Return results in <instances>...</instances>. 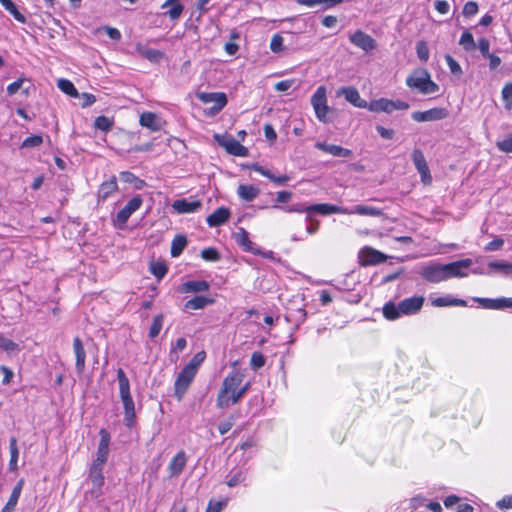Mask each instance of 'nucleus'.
I'll return each instance as SVG.
<instances>
[{
  "mask_svg": "<svg viewBox=\"0 0 512 512\" xmlns=\"http://www.w3.org/2000/svg\"><path fill=\"white\" fill-rule=\"evenodd\" d=\"M266 359L261 352H254L250 359L252 369L257 370L265 365Z\"/></svg>",
  "mask_w": 512,
  "mask_h": 512,
  "instance_id": "nucleus-51",
  "label": "nucleus"
},
{
  "mask_svg": "<svg viewBox=\"0 0 512 512\" xmlns=\"http://www.w3.org/2000/svg\"><path fill=\"white\" fill-rule=\"evenodd\" d=\"M476 47L479 49L483 57L489 56L490 42L487 38L479 39Z\"/></svg>",
  "mask_w": 512,
  "mask_h": 512,
  "instance_id": "nucleus-61",
  "label": "nucleus"
},
{
  "mask_svg": "<svg viewBox=\"0 0 512 512\" xmlns=\"http://www.w3.org/2000/svg\"><path fill=\"white\" fill-rule=\"evenodd\" d=\"M416 53L418 58L422 62H427L429 59V48L427 46V43L425 41H418L416 43Z\"/></svg>",
  "mask_w": 512,
  "mask_h": 512,
  "instance_id": "nucleus-47",
  "label": "nucleus"
},
{
  "mask_svg": "<svg viewBox=\"0 0 512 512\" xmlns=\"http://www.w3.org/2000/svg\"><path fill=\"white\" fill-rule=\"evenodd\" d=\"M226 504H227L226 500H222V501L210 500L208 502L205 512H221L222 509L226 506Z\"/></svg>",
  "mask_w": 512,
  "mask_h": 512,
  "instance_id": "nucleus-59",
  "label": "nucleus"
},
{
  "mask_svg": "<svg viewBox=\"0 0 512 512\" xmlns=\"http://www.w3.org/2000/svg\"><path fill=\"white\" fill-rule=\"evenodd\" d=\"M245 480V473L241 470L236 471L229 477L226 484L228 487H235Z\"/></svg>",
  "mask_w": 512,
  "mask_h": 512,
  "instance_id": "nucleus-54",
  "label": "nucleus"
},
{
  "mask_svg": "<svg viewBox=\"0 0 512 512\" xmlns=\"http://www.w3.org/2000/svg\"><path fill=\"white\" fill-rule=\"evenodd\" d=\"M114 125V119L101 115L95 118L94 127L105 133L109 132Z\"/></svg>",
  "mask_w": 512,
  "mask_h": 512,
  "instance_id": "nucleus-39",
  "label": "nucleus"
},
{
  "mask_svg": "<svg viewBox=\"0 0 512 512\" xmlns=\"http://www.w3.org/2000/svg\"><path fill=\"white\" fill-rule=\"evenodd\" d=\"M103 467L91 464L89 468V480L92 484V493L97 496L101 494V488L104 485Z\"/></svg>",
  "mask_w": 512,
  "mask_h": 512,
  "instance_id": "nucleus-24",
  "label": "nucleus"
},
{
  "mask_svg": "<svg viewBox=\"0 0 512 512\" xmlns=\"http://www.w3.org/2000/svg\"><path fill=\"white\" fill-rule=\"evenodd\" d=\"M478 9V3L471 0L464 4L462 13L465 17H471L478 13Z\"/></svg>",
  "mask_w": 512,
  "mask_h": 512,
  "instance_id": "nucleus-55",
  "label": "nucleus"
},
{
  "mask_svg": "<svg viewBox=\"0 0 512 512\" xmlns=\"http://www.w3.org/2000/svg\"><path fill=\"white\" fill-rule=\"evenodd\" d=\"M23 485H24V479L21 478L17 482V484L14 486V488H13L11 494H10V497H9L7 503L1 509L0 512H13L14 511V509H15L17 503H18V500L20 498Z\"/></svg>",
  "mask_w": 512,
  "mask_h": 512,
  "instance_id": "nucleus-32",
  "label": "nucleus"
},
{
  "mask_svg": "<svg viewBox=\"0 0 512 512\" xmlns=\"http://www.w3.org/2000/svg\"><path fill=\"white\" fill-rule=\"evenodd\" d=\"M168 6H171L170 10L167 12L169 18L171 20L179 19L184 10V6L180 3V0H166L161 5V8L165 9Z\"/></svg>",
  "mask_w": 512,
  "mask_h": 512,
  "instance_id": "nucleus-34",
  "label": "nucleus"
},
{
  "mask_svg": "<svg viewBox=\"0 0 512 512\" xmlns=\"http://www.w3.org/2000/svg\"><path fill=\"white\" fill-rule=\"evenodd\" d=\"M459 44L465 51H472L476 48V43L471 32L464 31L460 37Z\"/></svg>",
  "mask_w": 512,
  "mask_h": 512,
  "instance_id": "nucleus-43",
  "label": "nucleus"
},
{
  "mask_svg": "<svg viewBox=\"0 0 512 512\" xmlns=\"http://www.w3.org/2000/svg\"><path fill=\"white\" fill-rule=\"evenodd\" d=\"M471 264V259H462L448 264H443L446 279L466 277L468 275L467 269L471 266Z\"/></svg>",
  "mask_w": 512,
  "mask_h": 512,
  "instance_id": "nucleus-14",
  "label": "nucleus"
},
{
  "mask_svg": "<svg viewBox=\"0 0 512 512\" xmlns=\"http://www.w3.org/2000/svg\"><path fill=\"white\" fill-rule=\"evenodd\" d=\"M28 81L25 77H19L17 80H15L14 82L10 83L7 88H6V91H7V94L9 96H12L14 94H16L18 92L19 89H21L23 87V84Z\"/></svg>",
  "mask_w": 512,
  "mask_h": 512,
  "instance_id": "nucleus-53",
  "label": "nucleus"
},
{
  "mask_svg": "<svg viewBox=\"0 0 512 512\" xmlns=\"http://www.w3.org/2000/svg\"><path fill=\"white\" fill-rule=\"evenodd\" d=\"M350 42L365 52H369L376 48V41L369 34L362 30H356L349 36Z\"/></svg>",
  "mask_w": 512,
  "mask_h": 512,
  "instance_id": "nucleus-16",
  "label": "nucleus"
},
{
  "mask_svg": "<svg viewBox=\"0 0 512 512\" xmlns=\"http://www.w3.org/2000/svg\"><path fill=\"white\" fill-rule=\"evenodd\" d=\"M376 131L383 139L391 140L395 136V131L393 129H388L381 125L376 126Z\"/></svg>",
  "mask_w": 512,
  "mask_h": 512,
  "instance_id": "nucleus-62",
  "label": "nucleus"
},
{
  "mask_svg": "<svg viewBox=\"0 0 512 512\" xmlns=\"http://www.w3.org/2000/svg\"><path fill=\"white\" fill-rule=\"evenodd\" d=\"M139 124L152 132H158L164 128L166 121L154 112L145 111L139 117Z\"/></svg>",
  "mask_w": 512,
  "mask_h": 512,
  "instance_id": "nucleus-15",
  "label": "nucleus"
},
{
  "mask_svg": "<svg viewBox=\"0 0 512 512\" xmlns=\"http://www.w3.org/2000/svg\"><path fill=\"white\" fill-rule=\"evenodd\" d=\"M0 372L3 374L2 384L3 385L10 384L14 377L13 370L6 365H1Z\"/></svg>",
  "mask_w": 512,
  "mask_h": 512,
  "instance_id": "nucleus-57",
  "label": "nucleus"
},
{
  "mask_svg": "<svg viewBox=\"0 0 512 512\" xmlns=\"http://www.w3.org/2000/svg\"><path fill=\"white\" fill-rule=\"evenodd\" d=\"M43 143V137L41 135H31L29 137H26L22 144V148H34L38 147Z\"/></svg>",
  "mask_w": 512,
  "mask_h": 512,
  "instance_id": "nucleus-48",
  "label": "nucleus"
},
{
  "mask_svg": "<svg viewBox=\"0 0 512 512\" xmlns=\"http://www.w3.org/2000/svg\"><path fill=\"white\" fill-rule=\"evenodd\" d=\"M117 379L119 395L124 409V424L126 427L131 429L137 423V415L135 403L130 391V381L122 368L117 370Z\"/></svg>",
  "mask_w": 512,
  "mask_h": 512,
  "instance_id": "nucleus-2",
  "label": "nucleus"
},
{
  "mask_svg": "<svg viewBox=\"0 0 512 512\" xmlns=\"http://www.w3.org/2000/svg\"><path fill=\"white\" fill-rule=\"evenodd\" d=\"M205 359L206 352L204 350H201L192 357V359L189 361L188 364L185 365V367L197 374L199 367L202 365Z\"/></svg>",
  "mask_w": 512,
  "mask_h": 512,
  "instance_id": "nucleus-41",
  "label": "nucleus"
},
{
  "mask_svg": "<svg viewBox=\"0 0 512 512\" xmlns=\"http://www.w3.org/2000/svg\"><path fill=\"white\" fill-rule=\"evenodd\" d=\"M260 194V189L252 184H240L237 188V195L240 199L251 202Z\"/></svg>",
  "mask_w": 512,
  "mask_h": 512,
  "instance_id": "nucleus-33",
  "label": "nucleus"
},
{
  "mask_svg": "<svg viewBox=\"0 0 512 512\" xmlns=\"http://www.w3.org/2000/svg\"><path fill=\"white\" fill-rule=\"evenodd\" d=\"M289 211H295V212H317L322 215H329L334 213H339L340 208L335 205L327 204V203H321V204H314L311 206H308L303 209H289Z\"/></svg>",
  "mask_w": 512,
  "mask_h": 512,
  "instance_id": "nucleus-30",
  "label": "nucleus"
},
{
  "mask_svg": "<svg viewBox=\"0 0 512 512\" xmlns=\"http://www.w3.org/2000/svg\"><path fill=\"white\" fill-rule=\"evenodd\" d=\"M99 434H100V441L98 444L96 458L92 464L103 467L109 457L110 434L104 428H102L100 430Z\"/></svg>",
  "mask_w": 512,
  "mask_h": 512,
  "instance_id": "nucleus-13",
  "label": "nucleus"
},
{
  "mask_svg": "<svg viewBox=\"0 0 512 512\" xmlns=\"http://www.w3.org/2000/svg\"><path fill=\"white\" fill-rule=\"evenodd\" d=\"M202 207L200 200L189 201L186 198L177 199L172 203V208L179 214L195 213Z\"/></svg>",
  "mask_w": 512,
  "mask_h": 512,
  "instance_id": "nucleus-19",
  "label": "nucleus"
},
{
  "mask_svg": "<svg viewBox=\"0 0 512 512\" xmlns=\"http://www.w3.org/2000/svg\"><path fill=\"white\" fill-rule=\"evenodd\" d=\"M0 4L15 18V20L22 24L27 22L26 17L18 10L12 0H0Z\"/></svg>",
  "mask_w": 512,
  "mask_h": 512,
  "instance_id": "nucleus-36",
  "label": "nucleus"
},
{
  "mask_svg": "<svg viewBox=\"0 0 512 512\" xmlns=\"http://www.w3.org/2000/svg\"><path fill=\"white\" fill-rule=\"evenodd\" d=\"M445 61L452 73L457 74L462 72L461 66L451 55H445Z\"/></svg>",
  "mask_w": 512,
  "mask_h": 512,
  "instance_id": "nucleus-60",
  "label": "nucleus"
},
{
  "mask_svg": "<svg viewBox=\"0 0 512 512\" xmlns=\"http://www.w3.org/2000/svg\"><path fill=\"white\" fill-rule=\"evenodd\" d=\"M409 108V103L403 100H390L388 98H379L370 101L367 104L366 109L371 112L379 113H392L395 110H407Z\"/></svg>",
  "mask_w": 512,
  "mask_h": 512,
  "instance_id": "nucleus-7",
  "label": "nucleus"
},
{
  "mask_svg": "<svg viewBox=\"0 0 512 512\" xmlns=\"http://www.w3.org/2000/svg\"><path fill=\"white\" fill-rule=\"evenodd\" d=\"M143 204V199L141 195H136L132 199H130L127 204L117 213L116 217L113 220V224L118 229L125 228L128 219L130 216L140 209Z\"/></svg>",
  "mask_w": 512,
  "mask_h": 512,
  "instance_id": "nucleus-8",
  "label": "nucleus"
},
{
  "mask_svg": "<svg viewBox=\"0 0 512 512\" xmlns=\"http://www.w3.org/2000/svg\"><path fill=\"white\" fill-rule=\"evenodd\" d=\"M425 302L423 296H412L403 299L396 305L394 302L389 301L383 306V316L390 321H394L402 315L416 314L421 310Z\"/></svg>",
  "mask_w": 512,
  "mask_h": 512,
  "instance_id": "nucleus-3",
  "label": "nucleus"
},
{
  "mask_svg": "<svg viewBox=\"0 0 512 512\" xmlns=\"http://www.w3.org/2000/svg\"><path fill=\"white\" fill-rule=\"evenodd\" d=\"M196 97L204 104L213 103L208 109L207 115H217L228 103L227 95L224 92H198Z\"/></svg>",
  "mask_w": 512,
  "mask_h": 512,
  "instance_id": "nucleus-6",
  "label": "nucleus"
},
{
  "mask_svg": "<svg viewBox=\"0 0 512 512\" xmlns=\"http://www.w3.org/2000/svg\"><path fill=\"white\" fill-rule=\"evenodd\" d=\"M476 301L485 309L499 310L512 307V298H476Z\"/></svg>",
  "mask_w": 512,
  "mask_h": 512,
  "instance_id": "nucleus-29",
  "label": "nucleus"
},
{
  "mask_svg": "<svg viewBox=\"0 0 512 512\" xmlns=\"http://www.w3.org/2000/svg\"><path fill=\"white\" fill-rule=\"evenodd\" d=\"M120 178L126 183H135L136 188H141L142 184H144L143 180H140L135 174L129 171H122L120 173Z\"/></svg>",
  "mask_w": 512,
  "mask_h": 512,
  "instance_id": "nucleus-49",
  "label": "nucleus"
},
{
  "mask_svg": "<svg viewBox=\"0 0 512 512\" xmlns=\"http://www.w3.org/2000/svg\"><path fill=\"white\" fill-rule=\"evenodd\" d=\"M230 216H231L230 210L228 208L222 206V207H218L217 209H215L213 211V213H211L207 217L206 222L210 227H217V226H220V225L224 224L225 222H227L228 219L230 218Z\"/></svg>",
  "mask_w": 512,
  "mask_h": 512,
  "instance_id": "nucleus-28",
  "label": "nucleus"
},
{
  "mask_svg": "<svg viewBox=\"0 0 512 512\" xmlns=\"http://www.w3.org/2000/svg\"><path fill=\"white\" fill-rule=\"evenodd\" d=\"M187 246V238L185 235H176L171 243L170 254L172 257H178Z\"/></svg>",
  "mask_w": 512,
  "mask_h": 512,
  "instance_id": "nucleus-35",
  "label": "nucleus"
},
{
  "mask_svg": "<svg viewBox=\"0 0 512 512\" xmlns=\"http://www.w3.org/2000/svg\"><path fill=\"white\" fill-rule=\"evenodd\" d=\"M338 95H343L345 100L357 108L367 107L368 102L361 98L358 90L354 86L341 87Z\"/></svg>",
  "mask_w": 512,
  "mask_h": 512,
  "instance_id": "nucleus-18",
  "label": "nucleus"
},
{
  "mask_svg": "<svg viewBox=\"0 0 512 512\" xmlns=\"http://www.w3.org/2000/svg\"><path fill=\"white\" fill-rule=\"evenodd\" d=\"M196 373L185 366L178 373L174 382V395L180 401L193 382Z\"/></svg>",
  "mask_w": 512,
  "mask_h": 512,
  "instance_id": "nucleus-11",
  "label": "nucleus"
},
{
  "mask_svg": "<svg viewBox=\"0 0 512 512\" xmlns=\"http://www.w3.org/2000/svg\"><path fill=\"white\" fill-rule=\"evenodd\" d=\"M449 111L444 107H434L426 111H415L412 119L416 122L438 121L447 118Z\"/></svg>",
  "mask_w": 512,
  "mask_h": 512,
  "instance_id": "nucleus-12",
  "label": "nucleus"
},
{
  "mask_svg": "<svg viewBox=\"0 0 512 512\" xmlns=\"http://www.w3.org/2000/svg\"><path fill=\"white\" fill-rule=\"evenodd\" d=\"M387 260V255L370 246H364L358 252V263L361 267L378 265Z\"/></svg>",
  "mask_w": 512,
  "mask_h": 512,
  "instance_id": "nucleus-9",
  "label": "nucleus"
},
{
  "mask_svg": "<svg viewBox=\"0 0 512 512\" xmlns=\"http://www.w3.org/2000/svg\"><path fill=\"white\" fill-rule=\"evenodd\" d=\"M411 157H412V161L415 165V168H417L419 166H424L427 163L422 150H420L418 148H415L413 150Z\"/></svg>",
  "mask_w": 512,
  "mask_h": 512,
  "instance_id": "nucleus-56",
  "label": "nucleus"
},
{
  "mask_svg": "<svg viewBox=\"0 0 512 512\" xmlns=\"http://www.w3.org/2000/svg\"><path fill=\"white\" fill-rule=\"evenodd\" d=\"M502 95L506 102V108L511 109L512 103L510 101V98H512V82H508L505 84V86L502 89Z\"/></svg>",
  "mask_w": 512,
  "mask_h": 512,
  "instance_id": "nucleus-58",
  "label": "nucleus"
},
{
  "mask_svg": "<svg viewBox=\"0 0 512 512\" xmlns=\"http://www.w3.org/2000/svg\"><path fill=\"white\" fill-rule=\"evenodd\" d=\"M352 213H356L362 216H379L382 214L379 208L366 205H356L353 208Z\"/></svg>",
  "mask_w": 512,
  "mask_h": 512,
  "instance_id": "nucleus-42",
  "label": "nucleus"
},
{
  "mask_svg": "<svg viewBox=\"0 0 512 512\" xmlns=\"http://www.w3.org/2000/svg\"><path fill=\"white\" fill-rule=\"evenodd\" d=\"M236 243L246 252L258 255L260 250L257 249L254 243L250 240L249 233L244 228H239L235 234Z\"/></svg>",
  "mask_w": 512,
  "mask_h": 512,
  "instance_id": "nucleus-26",
  "label": "nucleus"
},
{
  "mask_svg": "<svg viewBox=\"0 0 512 512\" xmlns=\"http://www.w3.org/2000/svg\"><path fill=\"white\" fill-rule=\"evenodd\" d=\"M416 169L420 174L421 182L424 185H430L432 183V176L428 164L426 163L424 166H419Z\"/></svg>",
  "mask_w": 512,
  "mask_h": 512,
  "instance_id": "nucleus-52",
  "label": "nucleus"
},
{
  "mask_svg": "<svg viewBox=\"0 0 512 512\" xmlns=\"http://www.w3.org/2000/svg\"><path fill=\"white\" fill-rule=\"evenodd\" d=\"M422 277L431 283H439L447 280L444 266L441 264L428 265L422 269Z\"/></svg>",
  "mask_w": 512,
  "mask_h": 512,
  "instance_id": "nucleus-17",
  "label": "nucleus"
},
{
  "mask_svg": "<svg viewBox=\"0 0 512 512\" xmlns=\"http://www.w3.org/2000/svg\"><path fill=\"white\" fill-rule=\"evenodd\" d=\"M215 302L213 298L198 295L185 302L183 306L184 311L200 310Z\"/></svg>",
  "mask_w": 512,
  "mask_h": 512,
  "instance_id": "nucleus-31",
  "label": "nucleus"
},
{
  "mask_svg": "<svg viewBox=\"0 0 512 512\" xmlns=\"http://www.w3.org/2000/svg\"><path fill=\"white\" fill-rule=\"evenodd\" d=\"M9 451H10V460H9V470L16 471L18 469V457H19V449L17 446V439L12 437L9 441Z\"/></svg>",
  "mask_w": 512,
  "mask_h": 512,
  "instance_id": "nucleus-37",
  "label": "nucleus"
},
{
  "mask_svg": "<svg viewBox=\"0 0 512 512\" xmlns=\"http://www.w3.org/2000/svg\"><path fill=\"white\" fill-rule=\"evenodd\" d=\"M0 349L7 353H14L19 351V345L3 334H0Z\"/></svg>",
  "mask_w": 512,
  "mask_h": 512,
  "instance_id": "nucleus-44",
  "label": "nucleus"
},
{
  "mask_svg": "<svg viewBox=\"0 0 512 512\" xmlns=\"http://www.w3.org/2000/svg\"><path fill=\"white\" fill-rule=\"evenodd\" d=\"M187 455L184 450L178 451L170 460L168 471L171 477L179 476L187 464Z\"/></svg>",
  "mask_w": 512,
  "mask_h": 512,
  "instance_id": "nucleus-21",
  "label": "nucleus"
},
{
  "mask_svg": "<svg viewBox=\"0 0 512 512\" xmlns=\"http://www.w3.org/2000/svg\"><path fill=\"white\" fill-rule=\"evenodd\" d=\"M293 83H294V80H291V79L282 80V81L277 82L275 84L274 88L276 91L285 92L292 87Z\"/></svg>",
  "mask_w": 512,
  "mask_h": 512,
  "instance_id": "nucleus-64",
  "label": "nucleus"
},
{
  "mask_svg": "<svg viewBox=\"0 0 512 512\" xmlns=\"http://www.w3.org/2000/svg\"><path fill=\"white\" fill-rule=\"evenodd\" d=\"M201 257L205 261H209V262H216V261L220 260V258H221L220 253L214 247L204 248L201 251Z\"/></svg>",
  "mask_w": 512,
  "mask_h": 512,
  "instance_id": "nucleus-46",
  "label": "nucleus"
},
{
  "mask_svg": "<svg viewBox=\"0 0 512 512\" xmlns=\"http://www.w3.org/2000/svg\"><path fill=\"white\" fill-rule=\"evenodd\" d=\"M244 378L245 375L240 370H232L225 376L216 398V406L219 409H226L241 400L236 398V395Z\"/></svg>",
  "mask_w": 512,
  "mask_h": 512,
  "instance_id": "nucleus-1",
  "label": "nucleus"
},
{
  "mask_svg": "<svg viewBox=\"0 0 512 512\" xmlns=\"http://www.w3.org/2000/svg\"><path fill=\"white\" fill-rule=\"evenodd\" d=\"M311 105L315 111V115L320 122L327 123L329 121L330 107L327 104L326 88L319 86L311 97Z\"/></svg>",
  "mask_w": 512,
  "mask_h": 512,
  "instance_id": "nucleus-5",
  "label": "nucleus"
},
{
  "mask_svg": "<svg viewBox=\"0 0 512 512\" xmlns=\"http://www.w3.org/2000/svg\"><path fill=\"white\" fill-rule=\"evenodd\" d=\"M315 147L322 152L331 154L335 157H343V158H349L352 156V151L350 149L344 148L340 145L336 144H327L325 142H317L315 144Z\"/></svg>",
  "mask_w": 512,
  "mask_h": 512,
  "instance_id": "nucleus-25",
  "label": "nucleus"
},
{
  "mask_svg": "<svg viewBox=\"0 0 512 512\" xmlns=\"http://www.w3.org/2000/svg\"><path fill=\"white\" fill-rule=\"evenodd\" d=\"M73 352L76 358L75 368L78 373H83L86 367V352L83 342L78 336L73 339Z\"/></svg>",
  "mask_w": 512,
  "mask_h": 512,
  "instance_id": "nucleus-22",
  "label": "nucleus"
},
{
  "mask_svg": "<svg viewBox=\"0 0 512 512\" xmlns=\"http://www.w3.org/2000/svg\"><path fill=\"white\" fill-rule=\"evenodd\" d=\"M57 86L63 93L70 97L76 98L79 96L75 85L68 79H60L57 83Z\"/></svg>",
  "mask_w": 512,
  "mask_h": 512,
  "instance_id": "nucleus-40",
  "label": "nucleus"
},
{
  "mask_svg": "<svg viewBox=\"0 0 512 512\" xmlns=\"http://www.w3.org/2000/svg\"><path fill=\"white\" fill-rule=\"evenodd\" d=\"M118 191V183L115 176L101 183L97 191V201L105 202L110 196Z\"/></svg>",
  "mask_w": 512,
  "mask_h": 512,
  "instance_id": "nucleus-23",
  "label": "nucleus"
},
{
  "mask_svg": "<svg viewBox=\"0 0 512 512\" xmlns=\"http://www.w3.org/2000/svg\"><path fill=\"white\" fill-rule=\"evenodd\" d=\"M163 322H164V315L162 313L153 317L151 326L149 328V333H148V335L151 339L156 338L160 334L162 327H163Z\"/></svg>",
  "mask_w": 512,
  "mask_h": 512,
  "instance_id": "nucleus-38",
  "label": "nucleus"
},
{
  "mask_svg": "<svg viewBox=\"0 0 512 512\" xmlns=\"http://www.w3.org/2000/svg\"><path fill=\"white\" fill-rule=\"evenodd\" d=\"M135 50L142 58L151 63H159L165 58V53L163 51L149 48L141 42L136 43Z\"/></svg>",
  "mask_w": 512,
  "mask_h": 512,
  "instance_id": "nucleus-20",
  "label": "nucleus"
},
{
  "mask_svg": "<svg viewBox=\"0 0 512 512\" xmlns=\"http://www.w3.org/2000/svg\"><path fill=\"white\" fill-rule=\"evenodd\" d=\"M210 289V285L205 280H191L182 283L178 287V292L185 294V293H201V292H207Z\"/></svg>",
  "mask_w": 512,
  "mask_h": 512,
  "instance_id": "nucleus-27",
  "label": "nucleus"
},
{
  "mask_svg": "<svg viewBox=\"0 0 512 512\" xmlns=\"http://www.w3.org/2000/svg\"><path fill=\"white\" fill-rule=\"evenodd\" d=\"M284 39L280 34H274L270 41V49L274 53H280L284 50Z\"/></svg>",
  "mask_w": 512,
  "mask_h": 512,
  "instance_id": "nucleus-50",
  "label": "nucleus"
},
{
  "mask_svg": "<svg viewBox=\"0 0 512 512\" xmlns=\"http://www.w3.org/2000/svg\"><path fill=\"white\" fill-rule=\"evenodd\" d=\"M150 271L158 280H161L167 274L168 267L164 262H153Z\"/></svg>",
  "mask_w": 512,
  "mask_h": 512,
  "instance_id": "nucleus-45",
  "label": "nucleus"
},
{
  "mask_svg": "<svg viewBox=\"0 0 512 512\" xmlns=\"http://www.w3.org/2000/svg\"><path fill=\"white\" fill-rule=\"evenodd\" d=\"M435 10L440 14H447L450 9V5L446 0H436L434 2Z\"/></svg>",
  "mask_w": 512,
  "mask_h": 512,
  "instance_id": "nucleus-63",
  "label": "nucleus"
},
{
  "mask_svg": "<svg viewBox=\"0 0 512 512\" xmlns=\"http://www.w3.org/2000/svg\"><path fill=\"white\" fill-rule=\"evenodd\" d=\"M214 139L221 147L233 156L246 157L248 155V149L231 135L215 134Z\"/></svg>",
  "mask_w": 512,
  "mask_h": 512,
  "instance_id": "nucleus-10",
  "label": "nucleus"
},
{
  "mask_svg": "<svg viewBox=\"0 0 512 512\" xmlns=\"http://www.w3.org/2000/svg\"><path fill=\"white\" fill-rule=\"evenodd\" d=\"M406 85L424 95L436 93L439 90V85L431 79L429 71L424 68L414 70L406 78Z\"/></svg>",
  "mask_w": 512,
  "mask_h": 512,
  "instance_id": "nucleus-4",
  "label": "nucleus"
}]
</instances>
